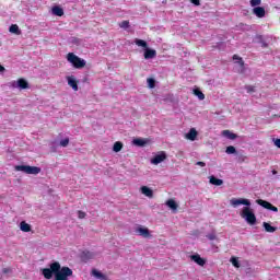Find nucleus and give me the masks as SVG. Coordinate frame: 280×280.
<instances>
[{
	"label": "nucleus",
	"mask_w": 280,
	"mask_h": 280,
	"mask_svg": "<svg viewBox=\"0 0 280 280\" xmlns=\"http://www.w3.org/2000/svg\"><path fill=\"white\" fill-rule=\"evenodd\" d=\"M262 226L267 233H275V231H277V228L270 225L268 222H264Z\"/></svg>",
	"instance_id": "5701e85b"
},
{
	"label": "nucleus",
	"mask_w": 280,
	"mask_h": 280,
	"mask_svg": "<svg viewBox=\"0 0 280 280\" xmlns=\"http://www.w3.org/2000/svg\"><path fill=\"white\" fill-rule=\"evenodd\" d=\"M67 60L74 67V69H83V67H86V61L80 57H78L73 52H69L67 55Z\"/></svg>",
	"instance_id": "7ed1b4c3"
},
{
	"label": "nucleus",
	"mask_w": 280,
	"mask_h": 280,
	"mask_svg": "<svg viewBox=\"0 0 280 280\" xmlns=\"http://www.w3.org/2000/svg\"><path fill=\"white\" fill-rule=\"evenodd\" d=\"M191 261H195L198 266H205L207 264V260L202 257H200L199 254H194L190 256Z\"/></svg>",
	"instance_id": "1a4fd4ad"
},
{
	"label": "nucleus",
	"mask_w": 280,
	"mask_h": 280,
	"mask_svg": "<svg viewBox=\"0 0 280 280\" xmlns=\"http://www.w3.org/2000/svg\"><path fill=\"white\" fill-rule=\"evenodd\" d=\"M68 85L71 86L72 91H78V80L73 75H69L66 78Z\"/></svg>",
	"instance_id": "9b49d317"
},
{
	"label": "nucleus",
	"mask_w": 280,
	"mask_h": 280,
	"mask_svg": "<svg viewBox=\"0 0 280 280\" xmlns=\"http://www.w3.org/2000/svg\"><path fill=\"white\" fill-rule=\"evenodd\" d=\"M9 32L11 34H16L19 36V34H21V30H19V25L16 24H12L10 27H9Z\"/></svg>",
	"instance_id": "393cba45"
},
{
	"label": "nucleus",
	"mask_w": 280,
	"mask_h": 280,
	"mask_svg": "<svg viewBox=\"0 0 280 280\" xmlns=\"http://www.w3.org/2000/svg\"><path fill=\"white\" fill-rule=\"evenodd\" d=\"M194 95H196L198 97V100H205V94L202 93V91L195 89L194 90Z\"/></svg>",
	"instance_id": "bb28decb"
},
{
	"label": "nucleus",
	"mask_w": 280,
	"mask_h": 280,
	"mask_svg": "<svg viewBox=\"0 0 280 280\" xmlns=\"http://www.w3.org/2000/svg\"><path fill=\"white\" fill-rule=\"evenodd\" d=\"M245 89H246L247 93H255V86H253V85H246Z\"/></svg>",
	"instance_id": "f704fd0d"
},
{
	"label": "nucleus",
	"mask_w": 280,
	"mask_h": 280,
	"mask_svg": "<svg viewBox=\"0 0 280 280\" xmlns=\"http://www.w3.org/2000/svg\"><path fill=\"white\" fill-rule=\"evenodd\" d=\"M119 27H121V30H128L130 27V22L122 21L119 23Z\"/></svg>",
	"instance_id": "c85d7f7f"
},
{
	"label": "nucleus",
	"mask_w": 280,
	"mask_h": 280,
	"mask_svg": "<svg viewBox=\"0 0 280 280\" xmlns=\"http://www.w3.org/2000/svg\"><path fill=\"white\" fill-rule=\"evenodd\" d=\"M135 45H137L138 47H142V49H147L148 47V42L143 40V39H139V38H136L133 40Z\"/></svg>",
	"instance_id": "4be33fe9"
},
{
	"label": "nucleus",
	"mask_w": 280,
	"mask_h": 280,
	"mask_svg": "<svg viewBox=\"0 0 280 280\" xmlns=\"http://www.w3.org/2000/svg\"><path fill=\"white\" fill-rule=\"evenodd\" d=\"M231 207L234 209H237L241 205H244L243 209L240 212L241 218L247 222V224H250V226H254V224H257V217L255 215V211L253 208H250V200L244 199V198H232L230 200Z\"/></svg>",
	"instance_id": "f03ea898"
},
{
	"label": "nucleus",
	"mask_w": 280,
	"mask_h": 280,
	"mask_svg": "<svg viewBox=\"0 0 280 280\" xmlns=\"http://www.w3.org/2000/svg\"><path fill=\"white\" fill-rule=\"evenodd\" d=\"M233 60H237L236 65L238 67V73H244V61L242 60V58H240L237 55H234Z\"/></svg>",
	"instance_id": "ddd939ff"
},
{
	"label": "nucleus",
	"mask_w": 280,
	"mask_h": 280,
	"mask_svg": "<svg viewBox=\"0 0 280 280\" xmlns=\"http://www.w3.org/2000/svg\"><path fill=\"white\" fill-rule=\"evenodd\" d=\"M133 145H137L138 148H143L148 145V140L143 138H136L132 140Z\"/></svg>",
	"instance_id": "2eb2a0df"
},
{
	"label": "nucleus",
	"mask_w": 280,
	"mask_h": 280,
	"mask_svg": "<svg viewBox=\"0 0 280 280\" xmlns=\"http://www.w3.org/2000/svg\"><path fill=\"white\" fill-rule=\"evenodd\" d=\"M208 240L213 241V240H218V236H215V233H210L207 235Z\"/></svg>",
	"instance_id": "c9c22d12"
},
{
	"label": "nucleus",
	"mask_w": 280,
	"mask_h": 280,
	"mask_svg": "<svg viewBox=\"0 0 280 280\" xmlns=\"http://www.w3.org/2000/svg\"><path fill=\"white\" fill-rule=\"evenodd\" d=\"M44 278L50 280L55 276V280H69V277H73V270L69 267H61L60 262L55 261L49 265V268L40 269Z\"/></svg>",
	"instance_id": "f257e3e1"
},
{
	"label": "nucleus",
	"mask_w": 280,
	"mask_h": 280,
	"mask_svg": "<svg viewBox=\"0 0 280 280\" xmlns=\"http://www.w3.org/2000/svg\"><path fill=\"white\" fill-rule=\"evenodd\" d=\"M230 261L232 266H234V268H240L241 265H240V259L237 257H232Z\"/></svg>",
	"instance_id": "cd10ccee"
},
{
	"label": "nucleus",
	"mask_w": 280,
	"mask_h": 280,
	"mask_svg": "<svg viewBox=\"0 0 280 280\" xmlns=\"http://www.w3.org/2000/svg\"><path fill=\"white\" fill-rule=\"evenodd\" d=\"M273 143H275L276 148H280V139L279 138L273 139Z\"/></svg>",
	"instance_id": "e433bc0d"
},
{
	"label": "nucleus",
	"mask_w": 280,
	"mask_h": 280,
	"mask_svg": "<svg viewBox=\"0 0 280 280\" xmlns=\"http://www.w3.org/2000/svg\"><path fill=\"white\" fill-rule=\"evenodd\" d=\"M147 82H148L149 89H154L155 83H156V81H154V79H148Z\"/></svg>",
	"instance_id": "2f4dec72"
},
{
	"label": "nucleus",
	"mask_w": 280,
	"mask_h": 280,
	"mask_svg": "<svg viewBox=\"0 0 280 280\" xmlns=\"http://www.w3.org/2000/svg\"><path fill=\"white\" fill-rule=\"evenodd\" d=\"M5 71V67L0 65V73H3Z\"/></svg>",
	"instance_id": "ea45409f"
},
{
	"label": "nucleus",
	"mask_w": 280,
	"mask_h": 280,
	"mask_svg": "<svg viewBox=\"0 0 280 280\" xmlns=\"http://www.w3.org/2000/svg\"><path fill=\"white\" fill-rule=\"evenodd\" d=\"M253 14H255V16H257L258 19H264V16H266V9H264L262 7H255L253 9Z\"/></svg>",
	"instance_id": "9d476101"
},
{
	"label": "nucleus",
	"mask_w": 280,
	"mask_h": 280,
	"mask_svg": "<svg viewBox=\"0 0 280 280\" xmlns=\"http://www.w3.org/2000/svg\"><path fill=\"white\" fill-rule=\"evenodd\" d=\"M15 172H23L24 174H40V167L38 166H30V165H16Z\"/></svg>",
	"instance_id": "20e7f679"
},
{
	"label": "nucleus",
	"mask_w": 280,
	"mask_h": 280,
	"mask_svg": "<svg viewBox=\"0 0 280 280\" xmlns=\"http://www.w3.org/2000/svg\"><path fill=\"white\" fill-rule=\"evenodd\" d=\"M20 229H21V231H23V233H30V231H32V226L28 223H26L25 221H22L20 223Z\"/></svg>",
	"instance_id": "412c9836"
},
{
	"label": "nucleus",
	"mask_w": 280,
	"mask_h": 280,
	"mask_svg": "<svg viewBox=\"0 0 280 280\" xmlns=\"http://www.w3.org/2000/svg\"><path fill=\"white\" fill-rule=\"evenodd\" d=\"M52 14L55 16H63L65 10H62V8H60V7H54L52 8Z\"/></svg>",
	"instance_id": "b1692460"
},
{
	"label": "nucleus",
	"mask_w": 280,
	"mask_h": 280,
	"mask_svg": "<svg viewBox=\"0 0 280 280\" xmlns=\"http://www.w3.org/2000/svg\"><path fill=\"white\" fill-rule=\"evenodd\" d=\"M209 183L210 185H214L215 187H220L221 185H224V180L219 179L213 175L209 177Z\"/></svg>",
	"instance_id": "dca6fc26"
},
{
	"label": "nucleus",
	"mask_w": 280,
	"mask_h": 280,
	"mask_svg": "<svg viewBox=\"0 0 280 280\" xmlns=\"http://www.w3.org/2000/svg\"><path fill=\"white\" fill-rule=\"evenodd\" d=\"M198 137V131H196L194 128L189 130V132L186 135V139L189 141H196V138Z\"/></svg>",
	"instance_id": "6ab92c4d"
},
{
	"label": "nucleus",
	"mask_w": 280,
	"mask_h": 280,
	"mask_svg": "<svg viewBox=\"0 0 280 280\" xmlns=\"http://www.w3.org/2000/svg\"><path fill=\"white\" fill-rule=\"evenodd\" d=\"M85 255H88L89 259H91V257H93V254H91L90 252H86Z\"/></svg>",
	"instance_id": "a19ab883"
},
{
	"label": "nucleus",
	"mask_w": 280,
	"mask_h": 280,
	"mask_svg": "<svg viewBox=\"0 0 280 280\" xmlns=\"http://www.w3.org/2000/svg\"><path fill=\"white\" fill-rule=\"evenodd\" d=\"M252 8H257L259 5H261V0H250L249 1Z\"/></svg>",
	"instance_id": "c756f323"
},
{
	"label": "nucleus",
	"mask_w": 280,
	"mask_h": 280,
	"mask_svg": "<svg viewBox=\"0 0 280 280\" xmlns=\"http://www.w3.org/2000/svg\"><path fill=\"white\" fill-rule=\"evenodd\" d=\"M59 144L61 148H67V145H69V138L62 139Z\"/></svg>",
	"instance_id": "473e14b6"
},
{
	"label": "nucleus",
	"mask_w": 280,
	"mask_h": 280,
	"mask_svg": "<svg viewBox=\"0 0 280 280\" xmlns=\"http://www.w3.org/2000/svg\"><path fill=\"white\" fill-rule=\"evenodd\" d=\"M225 152H226V154H235V152H236L235 147H233V145L228 147Z\"/></svg>",
	"instance_id": "7c9ffc66"
},
{
	"label": "nucleus",
	"mask_w": 280,
	"mask_h": 280,
	"mask_svg": "<svg viewBox=\"0 0 280 280\" xmlns=\"http://www.w3.org/2000/svg\"><path fill=\"white\" fill-rule=\"evenodd\" d=\"M152 58H156V50L144 48V59L145 60H152Z\"/></svg>",
	"instance_id": "f8f14e48"
},
{
	"label": "nucleus",
	"mask_w": 280,
	"mask_h": 280,
	"mask_svg": "<svg viewBox=\"0 0 280 280\" xmlns=\"http://www.w3.org/2000/svg\"><path fill=\"white\" fill-rule=\"evenodd\" d=\"M222 136L226 139H231L232 141H234V139H237V135L231 132L230 130H223Z\"/></svg>",
	"instance_id": "aec40b11"
},
{
	"label": "nucleus",
	"mask_w": 280,
	"mask_h": 280,
	"mask_svg": "<svg viewBox=\"0 0 280 280\" xmlns=\"http://www.w3.org/2000/svg\"><path fill=\"white\" fill-rule=\"evenodd\" d=\"M140 191L143 196H147V198H152V196H154V191L148 186H142Z\"/></svg>",
	"instance_id": "4468645a"
},
{
	"label": "nucleus",
	"mask_w": 280,
	"mask_h": 280,
	"mask_svg": "<svg viewBox=\"0 0 280 280\" xmlns=\"http://www.w3.org/2000/svg\"><path fill=\"white\" fill-rule=\"evenodd\" d=\"M92 276L95 277V279H100V280H108V278H106V275L102 273L100 270L97 269H93L92 270Z\"/></svg>",
	"instance_id": "a211bd4d"
},
{
	"label": "nucleus",
	"mask_w": 280,
	"mask_h": 280,
	"mask_svg": "<svg viewBox=\"0 0 280 280\" xmlns=\"http://www.w3.org/2000/svg\"><path fill=\"white\" fill-rule=\"evenodd\" d=\"M165 159H167L165 152H160L151 160V163L152 165H159L160 163H163Z\"/></svg>",
	"instance_id": "6e6552de"
},
{
	"label": "nucleus",
	"mask_w": 280,
	"mask_h": 280,
	"mask_svg": "<svg viewBox=\"0 0 280 280\" xmlns=\"http://www.w3.org/2000/svg\"><path fill=\"white\" fill-rule=\"evenodd\" d=\"M194 5H200V0H190Z\"/></svg>",
	"instance_id": "4c0bfd02"
},
{
	"label": "nucleus",
	"mask_w": 280,
	"mask_h": 280,
	"mask_svg": "<svg viewBox=\"0 0 280 280\" xmlns=\"http://www.w3.org/2000/svg\"><path fill=\"white\" fill-rule=\"evenodd\" d=\"M78 218L79 220H84V218H86V212H83V211H78Z\"/></svg>",
	"instance_id": "72a5a7b5"
},
{
	"label": "nucleus",
	"mask_w": 280,
	"mask_h": 280,
	"mask_svg": "<svg viewBox=\"0 0 280 280\" xmlns=\"http://www.w3.org/2000/svg\"><path fill=\"white\" fill-rule=\"evenodd\" d=\"M256 202H257V205H259L264 209H268L269 211H273L275 213H277L279 211V208L272 206V203H270L266 200L258 199V200H256Z\"/></svg>",
	"instance_id": "423d86ee"
},
{
	"label": "nucleus",
	"mask_w": 280,
	"mask_h": 280,
	"mask_svg": "<svg viewBox=\"0 0 280 280\" xmlns=\"http://www.w3.org/2000/svg\"><path fill=\"white\" fill-rule=\"evenodd\" d=\"M122 149H124V143H121L120 141H117L114 143V147H113L114 152H121Z\"/></svg>",
	"instance_id": "a878e982"
},
{
	"label": "nucleus",
	"mask_w": 280,
	"mask_h": 280,
	"mask_svg": "<svg viewBox=\"0 0 280 280\" xmlns=\"http://www.w3.org/2000/svg\"><path fill=\"white\" fill-rule=\"evenodd\" d=\"M272 174H277V171H272Z\"/></svg>",
	"instance_id": "79ce46f5"
},
{
	"label": "nucleus",
	"mask_w": 280,
	"mask_h": 280,
	"mask_svg": "<svg viewBox=\"0 0 280 280\" xmlns=\"http://www.w3.org/2000/svg\"><path fill=\"white\" fill-rule=\"evenodd\" d=\"M135 231L140 237H144L145 240L152 237L148 228L139 225Z\"/></svg>",
	"instance_id": "0eeeda50"
},
{
	"label": "nucleus",
	"mask_w": 280,
	"mask_h": 280,
	"mask_svg": "<svg viewBox=\"0 0 280 280\" xmlns=\"http://www.w3.org/2000/svg\"><path fill=\"white\" fill-rule=\"evenodd\" d=\"M196 165H199V167H205L207 164L205 162H197Z\"/></svg>",
	"instance_id": "58836bf2"
},
{
	"label": "nucleus",
	"mask_w": 280,
	"mask_h": 280,
	"mask_svg": "<svg viewBox=\"0 0 280 280\" xmlns=\"http://www.w3.org/2000/svg\"><path fill=\"white\" fill-rule=\"evenodd\" d=\"M166 207H168V209H172L173 213H176V211L178 209V205L176 203V201H174V199L167 200Z\"/></svg>",
	"instance_id": "f3484780"
},
{
	"label": "nucleus",
	"mask_w": 280,
	"mask_h": 280,
	"mask_svg": "<svg viewBox=\"0 0 280 280\" xmlns=\"http://www.w3.org/2000/svg\"><path fill=\"white\" fill-rule=\"evenodd\" d=\"M10 89H20V91H23L25 89H30V83L25 79H19L18 81H11L9 82Z\"/></svg>",
	"instance_id": "39448f33"
}]
</instances>
